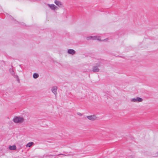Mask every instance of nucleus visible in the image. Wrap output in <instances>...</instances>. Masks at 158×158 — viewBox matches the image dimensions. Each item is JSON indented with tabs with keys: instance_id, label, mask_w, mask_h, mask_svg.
I'll use <instances>...</instances> for the list:
<instances>
[{
	"instance_id": "nucleus-6",
	"label": "nucleus",
	"mask_w": 158,
	"mask_h": 158,
	"mask_svg": "<svg viewBox=\"0 0 158 158\" xmlns=\"http://www.w3.org/2000/svg\"><path fill=\"white\" fill-rule=\"evenodd\" d=\"M16 147L15 145L13 146H10L9 147V148L10 150H15L16 149Z\"/></svg>"
},
{
	"instance_id": "nucleus-11",
	"label": "nucleus",
	"mask_w": 158,
	"mask_h": 158,
	"mask_svg": "<svg viewBox=\"0 0 158 158\" xmlns=\"http://www.w3.org/2000/svg\"><path fill=\"white\" fill-rule=\"evenodd\" d=\"M39 76V75L38 74L35 73L33 74V77L34 78H37Z\"/></svg>"
},
{
	"instance_id": "nucleus-1",
	"label": "nucleus",
	"mask_w": 158,
	"mask_h": 158,
	"mask_svg": "<svg viewBox=\"0 0 158 158\" xmlns=\"http://www.w3.org/2000/svg\"><path fill=\"white\" fill-rule=\"evenodd\" d=\"M14 122L15 123H21L24 121L23 118L20 117H17L15 118L14 119Z\"/></svg>"
},
{
	"instance_id": "nucleus-4",
	"label": "nucleus",
	"mask_w": 158,
	"mask_h": 158,
	"mask_svg": "<svg viewBox=\"0 0 158 158\" xmlns=\"http://www.w3.org/2000/svg\"><path fill=\"white\" fill-rule=\"evenodd\" d=\"M48 5L52 10H55L56 9V6L54 4H48Z\"/></svg>"
},
{
	"instance_id": "nucleus-7",
	"label": "nucleus",
	"mask_w": 158,
	"mask_h": 158,
	"mask_svg": "<svg viewBox=\"0 0 158 158\" xmlns=\"http://www.w3.org/2000/svg\"><path fill=\"white\" fill-rule=\"evenodd\" d=\"M68 52L69 53L73 55L75 53V51L73 49H69L68 51Z\"/></svg>"
},
{
	"instance_id": "nucleus-10",
	"label": "nucleus",
	"mask_w": 158,
	"mask_h": 158,
	"mask_svg": "<svg viewBox=\"0 0 158 158\" xmlns=\"http://www.w3.org/2000/svg\"><path fill=\"white\" fill-rule=\"evenodd\" d=\"M99 70L98 69L97 67H94L93 68V71L94 72H98Z\"/></svg>"
},
{
	"instance_id": "nucleus-2",
	"label": "nucleus",
	"mask_w": 158,
	"mask_h": 158,
	"mask_svg": "<svg viewBox=\"0 0 158 158\" xmlns=\"http://www.w3.org/2000/svg\"><path fill=\"white\" fill-rule=\"evenodd\" d=\"M131 101L133 102H142L143 101V99L142 98L137 97L135 98H133L131 100Z\"/></svg>"
},
{
	"instance_id": "nucleus-8",
	"label": "nucleus",
	"mask_w": 158,
	"mask_h": 158,
	"mask_svg": "<svg viewBox=\"0 0 158 158\" xmlns=\"http://www.w3.org/2000/svg\"><path fill=\"white\" fill-rule=\"evenodd\" d=\"M57 89V88L56 87H53L52 89V92L55 94H56V91Z\"/></svg>"
},
{
	"instance_id": "nucleus-9",
	"label": "nucleus",
	"mask_w": 158,
	"mask_h": 158,
	"mask_svg": "<svg viewBox=\"0 0 158 158\" xmlns=\"http://www.w3.org/2000/svg\"><path fill=\"white\" fill-rule=\"evenodd\" d=\"M33 144V143L32 142H29L27 144L26 146L27 147H30L31 145H32Z\"/></svg>"
},
{
	"instance_id": "nucleus-3",
	"label": "nucleus",
	"mask_w": 158,
	"mask_h": 158,
	"mask_svg": "<svg viewBox=\"0 0 158 158\" xmlns=\"http://www.w3.org/2000/svg\"><path fill=\"white\" fill-rule=\"evenodd\" d=\"M87 118L91 120H94L96 119V117L94 115L93 116H89L87 117Z\"/></svg>"
},
{
	"instance_id": "nucleus-5",
	"label": "nucleus",
	"mask_w": 158,
	"mask_h": 158,
	"mask_svg": "<svg viewBox=\"0 0 158 158\" xmlns=\"http://www.w3.org/2000/svg\"><path fill=\"white\" fill-rule=\"evenodd\" d=\"M55 3L59 6H62V4L61 2L57 0H55Z\"/></svg>"
}]
</instances>
